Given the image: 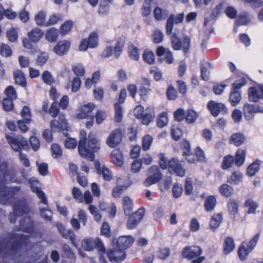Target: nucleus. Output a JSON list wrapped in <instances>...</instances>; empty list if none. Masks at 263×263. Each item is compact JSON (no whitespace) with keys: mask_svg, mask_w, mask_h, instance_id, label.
<instances>
[{"mask_svg":"<svg viewBox=\"0 0 263 263\" xmlns=\"http://www.w3.org/2000/svg\"><path fill=\"white\" fill-rule=\"evenodd\" d=\"M14 230L0 236V263H16V232Z\"/></svg>","mask_w":263,"mask_h":263,"instance_id":"obj_1","label":"nucleus"},{"mask_svg":"<svg viewBox=\"0 0 263 263\" xmlns=\"http://www.w3.org/2000/svg\"><path fill=\"white\" fill-rule=\"evenodd\" d=\"M16 188H10L3 184H0V203L6 205H12L13 212L9 215V219L11 223L16 221V201L15 195Z\"/></svg>","mask_w":263,"mask_h":263,"instance_id":"obj_2","label":"nucleus"},{"mask_svg":"<svg viewBox=\"0 0 263 263\" xmlns=\"http://www.w3.org/2000/svg\"><path fill=\"white\" fill-rule=\"evenodd\" d=\"M100 148V142L96 137L88 138V139H80L79 141L78 151L80 156L93 161V153L97 152Z\"/></svg>","mask_w":263,"mask_h":263,"instance_id":"obj_3","label":"nucleus"},{"mask_svg":"<svg viewBox=\"0 0 263 263\" xmlns=\"http://www.w3.org/2000/svg\"><path fill=\"white\" fill-rule=\"evenodd\" d=\"M33 212L24 201L19 203L17 202V217L23 216L20 220V229L27 233L33 230V221L31 217Z\"/></svg>","mask_w":263,"mask_h":263,"instance_id":"obj_4","label":"nucleus"},{"mask_svg":"<svg viewBox=\"0 0 263 263\" xmlns=\"http://www.w3.org/2000/svg\"><path fill=\"white\" fill-rule=\"evenodd\" d=\"M81 246L84 250L87 251H91L96 248L100 253L104 254L105 252V247L99 238H85L82 241Z\"/></svg>","mask_w":263,"mask_h":263,"instance_id":"obj_5","label":"nucleus"},{"mask_svg":"<svg viewBox=\"0 0 263 263\" xmlns=\"http://www.w3.org/2000/svg\"><path fill=\"white\" fill-rule=\"evenodd\" d=\"M148 177L144 181V185L146 186L158 183L162 178V175L158 167L153 165L147 171Z\"/></svg>","mask_w":263,"mask_h":263,"instance_id":"obj_6","label":"nucleus"},{"mask_svg":"<svg viewBox=\"0 0 263 263\" xmlns=\"http://www.w3.org/2000/svg\"><path fill=\"white\" fill-rule=\"evenodd\" d=\"M171 43L174 50H178L182 48L184 53L188 52L191 46V40L187 35L183 37L182 43L179 37L176 34H173L171 37Z\"/></svg>","mask_w":263,"mask_h":263,"instance_id":"obj_7","label":"nucleus"},{"mask_svg":"<svg viewBox=\"0 0 263 263\" xmlns=\"http://www.w3.org/2000/svg\"><path fill=\"white\" fill-rule=\"evenodd\" d=\"M168 171L171 174H175L180 177H183L185 170L183 168V162L177 158H173L168 161Z\"/></svg>","mask_w":263,"mask_h":263,"instance_id":"obj_8","label":"nucleus"},{"mask_svg":"<svg viewBox=\"0 0 263 263\" xmlns=\"http://www.w3.org/2000/svg\"><path fill=\"white\" fill-rule=\"evenodd\" d=\"M134 242V239L130 235L121 236L112 240V243L118 249L124 251L125 249L130 247Z\"/></svg>","mask_w":263,"mask_h":263,"instance_id":"obj_9","label":"nucleus"},{"mask_svg":"<svg viewBox=\"0 0 263 263\" xmlns=\"http://www.w3.org/2000/svg\"><path fill=\"white\" fill-rule=\"evenodd\" d=\"M144 214L145 209L143 208H140L129 217L126 224L127 228L130 230L135 228L143 218Z\"/></svg>","mask_w":263,"mask_h":263,"instance_id":"obj_10","label":"nucleus"},{"mask_svg":"<svg viewBox=\"0 0 263 263\" xmlns=\"http://www.w3.org/2000/svg\"><path fill=\"white\" fill-rule=\"evenodd\" d=\"M122 133L120 128L114 130L107 138L106 144L111 148L117 147L121 142Z\"/></svg>","mask_w":263,"mask_h":263,"instance_id":"obj_11","label":"nucleus"},{"mask_svg":"<svg viewBox=\"0 0 263 263\" xmlns=\"http://www.w3.org/2000/svg\"><path fill=\"white\" fill-rule=\"evenodd\" d=\"M28 181L30 184L31 190L36 194L37 198L40 200L39 203L43 204L47 206L48 200L46 196L41 189L36 185L37 181L29 179Z\"/></svg>","mask_w":263,"mask_h":263,"instance_id":"obj_12","label":"nucleus"},{"mask_svg":"<svg viewBox=\"0 0 263 263\" xmlns=\"http://www.w3.org/2000/svg\"><path fill=\"white\" fill-rule=\"evenodd\" d=\"M202 253L201 249L198 246H186L182 251L183 257L190 259L200 256Z\"/></svg>","mask_w":263,"mask_h":263,"instance_id":"obj_13","label":"nucleus"},{"mask_svg":"<svg viewBox=\"0 0 263 263\" xmlns=\"http://www.w3.org/2000/svg\"><path fill=\"white\" fill-rule=\"evenodd\" d=\"M95 108V105L92 103H88L81 106L80 112L77 115V118L79 119H84L92 117V111Z\"/></svg>","mask_w":263,"mask_h":263,"instance_id":"obj_14","label":"nucleus"},{"mask_svg":"<svg viewBox=\"0 0 263 263\" xmlns=\"http://www.w3.org/2000/svg\"><path fill=\"white\" fill-rule=\"evenodd\" d=\"M107 254L111 262L116 263L123 261L126 257L125 251L119 249L108 250Z\"/></svg>","mask_w":263,"mask_h":263,"instance_id":"obj_15","label":"nucleus"},{"mask_svg":"<svg viewBox=\"0 0 263 263\" xmlns=\"http://www.w3.org/2000/svg\"><path fill=\"white\" fill-rule=\"evenodd\" d=\"M50 127L54 131L62 130L64 132L68 130V124L64 116H60L58 121L53 120L51 122Z\"/></svg>","mask_w":263,"mask_h":263,"instance_id":"obj_16","label":"nucleus"},{"mask_svg":"<svg viewBox=\"0 0 263 263\" xmlns=\"http://www.w3.org/2000/svg\"><path fill=\"white\" fill-rule=\"evenodd\" d=\"M263 97V85L252 87L249 89V100L252 102H257Z\"/></svg>","mask_w":263,"mask_h":263,"instance_id":"obj_17","label":"nucleus"},{"mask_svg":"<svg viewBox=\"0 0 263 263\" xmlns=\"http://www.w3.org/2000/svg\"><path fill=\"white\" fill-rule=\"evenodd\" d=\"M70 46V42L67 40L59 41L53 49L56 54L62 56L67 53Z\"/></svg>","mask_w":263,"mask_h":263,"instance_id":"obj_18","label":"nucleus"},{"mask_svg":"<svg viewBox=\"0 0 263 263\" xmlns=\"http://www.w3.org/2000/svg\"><path fill=\"white\" fill-rule=\"evenodd\" d=\"M208 107L213 116L216 117L221 111H225L226 107L224 104L214 101H210L208 103Z\"/></svg>","mask_w":263,"mask_h":263,"instance_id":"obj_19","label":"nucleus"},{"mask_svg":"<svg viewBox=\"0 0 263 263\" xmlns=\"http://www.w3.org/2000/svg\"><path fill=\"white\" fill-rule=\"evenodd\" d=\"M95 167L98 174L102 176L104 180L109 181L112 179L113 177L112 173L105 166H101L99 161L95 162Z\"/></svg>","mask_w":263,"mask_h":263,"instance_id":"obj_20","label":"nucleus"},{"mask_svg":"<svg viewBox=\"0 0 263 263\" xmlns=\"http://www.w3.org/2000/svg\"><path fill=\"white\" fill-rule=\"evenodd\" d=\"M151 82L150 80L147 78H143L142 79L141 85L139 88V94L142 98L145 99L147 96L151 91Z\"/></svg>","mask_w":263,"mask_h":263,"instance_id":"obj_21","label":"nucleus"},{"mask_svg":"<svg viewBox=\"0 0 263 263\" xmlns=\"http://www.w3.org/2000/svg\"><path fill=\"white\" fill-rule=\"evenodd\" d=\"M157 54L159 57H163V59L166 63L170 64L174 61V58L172 53L167 49L160 46L157 48Z\"/></svg>","mask_w":263,"mask_h":263,"instance_id":"obj_22","label":"nucleus"},{"mask_svg":"<svg viewBox=\"0 0 263 263\" xmlns=\"http://www.w3.org/2000/svg\"><path fill=\"white\" fill-rule=\"evenodd\" d=\"M111 162L118 166H122L124 164V158L122 153L119 149H114L111 154Z\"/></svg>","mask_w":263,"mask_h":263,"instance_id":"obj_23","label":"nucleus"},{"mask_svg":"<svg viewBox=\"0 0 263 263\" xmlns=\"http://www.w3.org/2000/svg\"><path fill=\"white\" fill-rule=\"evenodd\" d=\"M44 32L39 28H35L31 30L27 33V35L29 40L33 43H37L43 37Z\"/></svg>","mask_w":263,"mask_h":263,"instance_id":"obj_24","label":"nucleus"},{"mask_svg":"<svg viewBox=\"0 0 263 263\" xmlns=\"http://www.w3.org/2000/svg\"><path fill=\"white\" fill-rule=\"evenodd\" d=\"M243 112L245 119L249 120L253 118L254 113L257 112V109L253 105L246 104L243 106Z\"/></svg>","mask_w":263,"mask_h":263,"instance_id":"obj_25","label":"nucleus"},{"mask_svg":"<svg viewBox=\"0 0 263 263\" xmlns=\"http://www.w3.org/2000/svg\"><path fill=\"white\" fill-rule=\"evenodd\" d=\"M30 145L27 140L21 135H17V153H22V151H29Z\"/></svg>","mask_w":263,"mask_h":263,"instance_id":"obj_26","label":"nucleus"},{"mask_svg":"<svg viewBox=\"0 0 263 263\" xmlns=\"http://www.w3.org/2000/svg\"><path fill=\"white\" fill-rule=\"evenodd\" d=\"M122 205L125 214L129 215L134 208L133 200L128 196H125L122 199Z\"/></svg>","mask_w":263,"mask_h":263,"instance_id":"obj_27","label":"nucleus"},{"mask_svg":"<svg viewBox=\"0 0 263 263\" xmlns=\"http://www.w3.org/2000/svg\"><path fill=\"white\" fill-rule=\"evenodd\" d=\"M155 112L153 108H147L145 112L143 114L142 118H141L142 124L148 125L154 119Z\"/></svg>","mask_w":263,"mask_h":263,"instance_id":"obj_28","label":"nucleus"},{"mask_svg":"<svg viewBox=\"0 0 263 263\" xmlns=\"http://www.w3.org/2000/svg\"><path fill=\"white\" fill-rule=\"evenodd\" d=\"M216 199L215 196L210 195L207 197L205 200L204 206L208 212L213 211L216 206Z\"/></svg>","mask_w":263,"mask_h":263,"instance_id":"obj_29","label":"nucleus"},{"mask_svg":"<svg viewBox=\"0 0 263 263\" xmlns=\"http://www.w3.org/2000/svg\"><path fill=\"white\" fill-rule=\"evenodd\" d=\"M213 68L211 64L208 62H204L201 66V76L204 81H208L209 79L210 70Z\"/></svg>","mask_w":263,"mask_h":263,"instance_id":"obj_30","label":"nucleus"},{"mask_svg":"<svg viewBox=\"0 0 263 263\" xmlns=\"http://www.w3.org/2000/svg\"><path fill=\"white\" fill-rule=\"evenodd\" d=\"M219 191L222 196L229 197L233 194V188L229 184H223L219 187Z\"/></svg>","mask_w":263,"mask_h":263,"instance_id":"obj_31","label":"nucleus"},{"mask_svg":"<svg viewBox=\"0 0 263 263\" xmlns=\"http://www.w3.org/2000/svg\"><path fill=\"white\" fill-rule=\"evenodd\" d=\"M245 140L244 136L241 133H236L233 134L230 138V143L234 144L236 146L241 145Z\"/></svg>","mask_w":263,"mask_h":263,"instance_id":"obj_32","label":"nucleus"},{"mask_svg":"<svg viewBox=\"0 0 263 263\" xmlns=\"http://www.w3.org/2000/svg\"><path fill=\"white\" fill-rule=\"evenodd\" d=\"M59 36V31L54 28H51L47 30L45 33V38L50 42H55Z\"/></svg>","mask_w":263,"mask_h":263,"instance_id":"obj_33","label":"nucleus"},{"mask_svg":"<svg viewBox=\"0 0 263 263\" xmlns=\"http://www.w3.org/2000/svg\"><path fill=\"white\" fill-rule=\"evenodd\" d=\"M241 97L238 90H232L230 95L229 101L233 106L237 105L240 101Z\"/></svg>","mask_w":263,"mask_h":263,"instance_id":"obj_34","label":"nucleus"},{"mask_svg":"<svg viewBox=\"0 0 263 263\" xmlns=\"http://www.w3.org/2000/svg\"><path fill=\"white\" fill-rule=\"evenodd\" d=\"M222 219V216L221 213L214 214L211 218L210 226L212 229L215 230L218 228Z\"/></svg>","mask_w":263,"mask_h":263,"instance_id":"obj_35","label":"nucleus"},{"mask_svg":"<svg viewBox=\"0 0 263 263\" xmlns=\"http://www.w3.org/2000/svg\"><path fill=\"white\" fill-rule=\"evenodd\" d=\"M235 248L234 240L231 237H227L224 242L223 251L224 254H228Z\"/></svg>","mask_w":263,"mask_h":263,"instance_id":"obj_36","label":"nucleus"},{"mask_svg":"<svg viewBox=\"0 0 263 263\" xmlns=\"http://www.w3.org/2000/svg\"><path fill=\"white\" fill-rule=\"evenodd\" d=\"M242 180V175L239 171H236L228 178V182L231 184H237Z\"/></svg>","mask_w":263,"mask_h":263,"instance_id":"obj_37","label":"nucleus"},{"mask_svg":"<svg viewBox=\"0 0 263 263\" xmlns=\"http://www.w3.org/2000/svg\"><path fill=\"white\" fill-rule=\"evenodd\" d=\"M245 156V151L243 149H238L235 156V164L238 166L242 165L244 163Z\"/></svg>","mask_w":263,"mask_h":263,"instance_id":"obj_38","label":"nucleus"},{"mask_svg":"<svg viewBox=\"0 0 263 263\" xmlns=\"http://www.w3.org/2000/svg\"><path fill=\"white\" fill-rule=\"evenodd\" d=\"M244 206L248 209V214H255L256 210L258 207V205L256 202L249 199L245 202Z\"/></svg>","mask_w":263,"mask_h":263,"instance_id":"obj_39","label":"nucleus"},{"mask_svg":"<svg viewBox=\"0 0 263 263\" xmlns=\"http://www.w3.org/2000/svg\"><path fill=\"white\" fill-rule=\"evenodd\" d=\"M89 47L96 48L98 45V34L95 32H91L87 39Z\"/></svg>","mask_w":263,"mask_h":263,"instance_id":"obj_40","label":"nucleus"},{"mask_svg":"<svg viewBox=\"0 0 263 263\" xmlns=\"http://www.w3.org/2000/svg\"><path fill=\"white\" fill-rule=\"evenodd\" d=\"M260 164L257 162H254L247 168V174L249 176H254L259 171Z\"/></svg>","mask_w":263,"mask_h":263,"instance_id":"obj_41","label":"nucleus"},{"mask_svg":"<svg viewBox=\"0 0 263 263\" xmlns=\"http://www.w3.org/2000/svg\"><path fill=\"white\" fill-rule=\"evenodd\" d=\"M46 17V13L44 11H40L36 15H35L34 20L36 24L39 26H45V22Z\"/></svg>","mask_w":263,"mask_h":263,"instance_id":"obj_42","label":"nucleus"},{"mask_svg":"<svg viewBox=\"0 0 263 263\" xmlns=\"http://www.w3.org/2000/svg\"><path fill=\"white\" fill-rule=\"evenodd\" d=\"M251 251L247 247L246 243H242L238 250V255L241 260H245Z\"/></svg>","mask_w":263,"mask_h":263,"instance_id":"obj_43","label":"nucleus"},{"mask_svg":"<svg viewBox=\"0 0 263 263\" xmlns=\"http://www.w3.org/2000/svg\"><path fill=\"white\" fill-rule=\"evenodd\" d=\"M21 116L26 123H29L31 121V114L30 108L24 106L21 112Z\"/></svg>","mask_w":263,"mask_h":263,"instance_id":"obj_44","label":"nucleus"},{"mask_svg":"<svg viewBox=\"0 0 263 263\" xmlns=\"http://www.w3.org/2000/svg\"><path fill=\"white\" fill-rule=\"evenodd\" d=\"M125 44V41L121 39H119L114 47V54L116 58L120 57L123 51V48Z\"/></svg>","mask_w":263,"mask_h":263,"instance_id":"obj_45","label":"nucleus"},{"mask_svg":"<svg viewBox=\"0 0 263 263\" xmlns=\"http://www.w3.org/2000/svg\"><path fill=\"white\" fill-rule=\"evenodd\" d=\"M41 215L46 221H50L52 219V212L48 209V206L40 207Z\"/></svg>","mask_w":263,"mask_h":263,"instance_id":"obj_46","label":"nucleus"},{"mask_svg":"<svg viewBox=\"0 0 263 263\" xmlns=\"http://www.w3.org/2000/svg\"><path fill=\"white\" fill-rule=\"evenodd\" d=\"M199 114L193 109H189L187 111L185 119L188 123H193L198 118Z\"/></svg>","mask_w":263,"mask_h":263,"instance_id":"obj_47","label":"nucleus"},{"mask_svg":"<svg viewBox=\"0 0 263 263\" xmlns=\"http://www.w3.org/2000/svg\"><path fill=\"white\" fill-rule=\"evenodd\" d=\"M129 56L132 60L138 61L140 58L138 48L133 44L129 45L128 47Z\"/></svg>","mask_w":263,"mask_h":263,"instance_id":"obj_48","label":"nucleus"},{"mask_svg":"<svg viewBox=\"0 0 263 263\" xmlns=\"http://www.w3.org/2000/svg\"><path fill=\"white\" fill-rule=\"evenodd\" d=\"M115 121L117 123L120 122L123 118V110L122 107L119 103H116L115 105Z\"/></svg>","mask_w":263,"mask_h":263,"instance_id":"obj_49","label":"nucleus"},{"mask_svg":"<svg viewBox=\"0 0 263 263\" xmlns=\"http://www.w3.org/2000/svg\"><path fill=\"white\" fill-rule=\"evenodd\" d=\"M12 51L10 47L5 44H2L0 46V54L4 57H9L12 55Z\"/></svg>","mask_w":263,"mask_h":263,"instance_id":"obj_50","label":"nucleus"},{"mask_svg":"<svg viewBox=\"0 0 263 263\" xmlns=\"http://www.w3.org/2000/svg\"><path fill=\"white\" fill-rule=\"evenodd\" d=\"M234 162V157L231 155H228L224 157L222 163V168L223 170L228 169L231 167Z\"/></svg>","mask_w":263,"mask_h":263,"instance_id":"obj_51","label":"nucleus"},{"mask_svg":"<svg viewBox=\"0 0 263 263\" xmlns=\"http://www.w3.org/2000/svg\"><path fill=\"white\" fill-rule=\"evenodd\" d=\"M13 99L10 98H4L2 101L3 108L4 110L9 111L12 110L14 108V104Z\"/></svg>","mask_w":263,"mask_h":263,"instance_id":"obj_52","label":"nucleus"},{"mask_svg":"<svg viewBox=\"0 0 263 263\" xmlns=\"http://www.w3.org/2000/svg\"><path fill=\"white\" fill-rule=\"evenodd\" d=\"M154 13L155 18L157 20H163L167 15V12L166 10H162L159 7L155 8Z\"/></svg>","mask_w":263,"mask_h":263,"instance_id":"obj_53","label":"nucleus"},{"mask_svg":"<svg viewBox=\"0 0 263 263\" xmlns=\"http://www.w3.org/2000/svg\"><path fill=\"white\" fill-rule=\"evenodd\" d=\"M228 208L230 214L235 215L238 213V204L234 200H230L228 203Z\"/></svg>","mask_w":263,"mask_h":263,"instance_id":"obj_54","label":"nucleus"},{"mask_svg":"<svg viewBox=\"0 0 263 263\" xmlns=\"http://www.w3.org/2000/svg\"><path fill=\"white\" fill-rule=\"evenodd\" d=\"M72 25L73 23L71 21L68 20L65 21L60 27L61 34L65 35L68 33L71 30Z\"/></svg>","mask_w":263,"mask_h":263,"instance_id":"obj_55","label":"nucleus"},{"mask_svg":"<svg viewBox=\"0 0 263 263\" xmlns=\"http://www.w3.org/2000/svg\"><path fill=\"white\" fill-rule=\"evenodd\" d=\"M168 123V117L165 112L161 113L159 116L157 121L158 126L159 127L163 128Z\"/></svg>","mask_w":263,"mask_h":263,"instance_id":"obj_56","label":"nucleus"},{"mask_svg":"<svg viewBox=\"0 0 263 263\" xmlns=\"http://www.w3.org/2000/svg\"><path fill=\"white\" fill-rule=\"evenodd\" d=\"M127 188V185H116L112 191V196L114 198L120 197L123 191Z\"/></svg>","mask_w":263,"mask_h":263,"instance_id":"obj_57","label":"nucleus"},{"mask_svg":"<svg viewBox=\"0 0 263 263\" xmlns=\"http://www.w3.org/2000/svg\"><path fill=\"white\" fill-rule=\"evenodd\" d=\"M153 141V138L150 135H146L142 138V148L144 151L149 149Z\"/></svg>","mask_w":263,"mask_h":263,"instance_id":"obj_58","label":"nucleus"},{"mask_svg":"<svg viewBox=\"0 0 263 263\" xmlns=\"http://www.w3.org/2000/svg\"><path fill=\"white\" fill-rule=\"evenodd\" d=\"M42 77L44 82L48 85H51L54 82V79L51 73L47 70L43 73Z\"/></svg>","mask_w":263,"mask_h":263,"instance_id":"obj_59","label":"nucleus"},{"mask_svg":"<svg viewBox=\"0 0 263 263\" xmlns=\"http://www.w3.org/2000/svg\"><path fill=\"white\" fill-rule=\"evenodd\" d=\"M49 56L47 53L45 52H41L36 58V64L39 66H42L47 62Z\"/></svg>","mask_w":263,"mask_h":263,"instance_id":"obj_60","label":"nucleus"},{"mask_svg":"<svg viewBox=\"0 0 263 263\" xmlns=\"http://www.w3.org/2000/svg\"><path fill=\"white\" fill-rule=\"evenodd\" d=\"M163 40V34L161 31L155 29L153 33V40L156 44L161 43Z\"/></svg>","mask_w":263,"mask_h":263,"instance_id":"obj_61","label":"nucleus"},{"mask_svg":"<svg viewBox=\"0 0 263 263\" xmlns=\"http://www.w3.org/2000/svg\"><path fill=\"white\" fill-rule=\"evenodd\" d=\"M72 194L73 198L77 200L79 202H83V196L81 191L78 187H74L72 190Z\"/></svg>","mask_w":263,"mask_h":263,"instance_id":"obj_62","label":"nucleus"},{"mask_svg":"<svg viewBox=\"0 0 263 263\" xmlns=\"http://www.w3.org/2000/svg\"><path fill=\"white\" fill-rule=\"evenodd\" d=\"M17 85H20L23 88L27 86L26 78L24 73L21 70H17Z\"/></svg>","mask_w":263,"mask_h":263,"instance_id":"obj_63","label":"nucleus"},{"mask_svg":"<svg viewBox=\"0 0 263 263\" xmlns=\"http://www.w3.org/2000/svg\"><path fill=\"white\" fill-rule=\"evenodd\" d=\"M143 58L145 62L149 64H152L155 62V55L152 51H145L143 54Z\"/></svg>","mask_w":263,"mask_h":263,"instance_id":"obj_64","label":"nucleus"}]
</instances>
